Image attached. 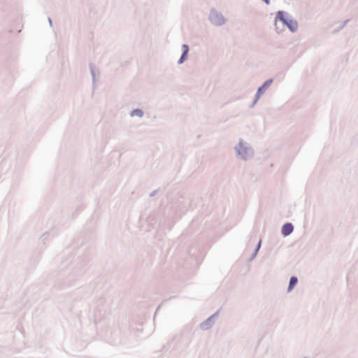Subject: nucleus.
Here are the masks:
<instances>
[{"instance_id":"1a4fd4ad","label":"nucleus","mask_w":358,"mask_h":358,"mask_svg":"<svg viewBox=\"0 0 358 358\" xmlns=\"http://www.w3.org/2000/svg\"><path fill=\"white\" fill-rule=\"evenodd\" d=\"M266 3H269V0H264Z\"/></svg>"},{"instance_id":"f257e3e1","label":"nucleus","mask_w":358,"mask_h":358,"mask_svg":"<svg viewBox=\"0 0 358 358\" xmlns=\"http://www.w3.org/2000/svg\"><path fill=\"white\" fill-rule=\"evenodd\" d=\"M210 22L215 25H221L224 22V17L217 12H212L210 15Z\"/></svg>"},{"instance_id":"f03ea898","label":"nucleus","mask_w":358,"mask_h":358,"mask_svg":"<svg viewBox=\"0 0 358 358\" xmlns=\"http://www.w3.org/2000/svg\"><path fill=\"white\" fill-rule=\"evenodd\" d=\"M293 231V226L290 223H287L282 228V234L284 236H288Z\"/></svg>"},{"instance_id":"7ed1b4c3","label":"nucleus","mask_w":358,"mask_h":358,"mask_svg":"<svg viewBox=\"0 0 358 358\" xmlns=\"http://www.w3.org/2000/svg\"><path fill=\"white\" fill-rule=\"evenodd\" d=\"M182 48H183V53H182L180 59H179V63H180V64L184 62V60L185 59V56L187 55V54L188 53V51H189V47L187 45H183Z\"/></svg>"},{"instance_id":"423d86ee","label":"nucleus","mask_w":358,"mask_h":358,"mask_svg":"<svg viewBox=\"0 0 358 358\" xmlns=\"http://www.w3.org/2000/svg\"><path fill=\"white\" fill-rule=\"evenodd\" d=\"M279 20L282 21L283 24H287L285 19L284 18L283 13L282 12H278L276 16V20Z\"/></svg>"},{"instance_id":"0eeeda50","label":"nucleus","mask_w":358,"mask_h":358,"mask_svg":"<svg viewBox=\"0 0 358 358\" xmlns=\"http://www.w3.org/2000/svg\"><path fill=\"white\" fill-rule=\"evenodd\" d=\"M287 24L289 26V27L290 28V29H291L292 31H294V30L296 29V24H294V26H293V27H292V26H291V25H289V24Z\"/></svg>"},{"instance_id":"39448f33","label":"nucleus","mask_w":358,"mask_h":358,"mask_svg":"<svg viewBox=\"0 0 358 358\" xmlns=\"http://www.w3.org/2000/svg\"><path fill=\"white\" fill-rule=\"evenodd\" d=\"M143 115V111L141 110V109H136V110H134L131 113V116H138V117H142Z\"/></svg>"},{"instance_id":"20e7f679","label":"nucleus","mask_w":358,"mask_h":358,"mask_svg":"<svg viewBox=\"0 0 358 358\" xmlns=\"http://www.w3.org/2000/svg\"><path fill=\"white\" fill-rule=\"evenodd\" d=\"M297 281H298V280H297L296 277H292L290 278L289 285V287H288V291H291L294 287V286L297 283Z\"/></svg>"},{"instance_id":"6e6552de","label":"nucleus","mask_w":358,"mask_h":358,"mask_svg":"<svg viewBox=\"0 0 358 358\" xmlns=\"http://www.w3.org/2000/svg\"><path fill=\"white\" fill-rule=\"evenodd\" d=\"M263 87H264V86H263L262 87H259V90H258V92H257L258 95H259V94L261 93L262 90V88H263Z\"/></svg>"}]
</instances>
